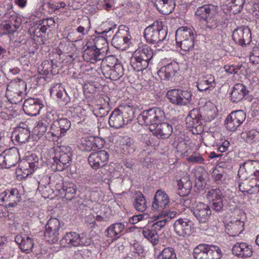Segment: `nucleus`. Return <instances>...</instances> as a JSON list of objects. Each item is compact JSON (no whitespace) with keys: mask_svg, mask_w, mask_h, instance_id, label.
Here are the masks:
<instances>
[{"mask_svg":"<svg viewBox=\"0 0 259 259\" xmlns=\"http://www.w3.org/2000/svg\"><path fill=\"white\" fill-rule=\"evenodd\" d=\"M219 11V7L217 5L208 4L198 7L195 14L198 19L206 23V26L210 29L215 28L217 20L216 15Z\"/></svg>","mask_w":259,"mask_h":259,"instance_id":"1","label":"nucleus"},{"mask_svg":"<svg viewBox=\"0 0 259 259\" xmlns=\"http://www.w3.org/2000/svg\"><path fill=\"white\" fill-rule=\"evenodd\" d=\"M167 30L163 27L162 22L155 21L144 30V36L147 42L159 46L166 41Z\"/></svg>","mask_w":259,"mask_h":259,"instance_id":"2","label":"nucleus"},{"mask_svg":"<svg viewBox=\"0 0 259 259\" xmlns=\"http://www.w3.org/2000/svg\"><path fill=\"white\" fill-rule=\"evenodd\" d=\"M153 56V53L151 49L147 46H144L134 53L131 59V64L136 71H142L148 66L149 61Z\"/></svg>","mask_w":259,"mask_h":259,"instance_id":"3","label":"nucleus"},{"mask_svg":"<svg viewBox=\"0 0 259 259\" xmlns=\"http://www.w3.org/2000/svg\"><path fill=\"white\" fill-rule=\"evenodd\" d=\"M117 59L114 56H109L103 60L101 69L106 78L117 80L124 74L123 68L120 63H117Z\"/></svg>","mask_w":259,"mask_h":259,"instance_id":"4","label":"nucleus"},{"mask_svg":"<svg viewBox=\"0 0 259 259\" xmlns=\"http://www.w3.org/2000/svg\"><path fill=\"white\" fill-rule=\"evenodd\" d=\"M26 83L22 80H13L7 85V98L12 104L20 103L25 95Z\"/></svg>","mask_w":259,"mask_h":259,"instance_id":"5","label":"nucleus"},{"mask_svg":"<svg viewBox=\"0 0 259 259\" xmlns=\"http://www.w3.org/2000/svg\"><path fill=\"white\" fill-rule=\"evenodd\" d=\"M72 150L71 147L60 146L56 150L55 155L52 164L53 168L61 171L70 165L72 162Z\"/></svg>","mask_w":259,"mask_h":259,"instance_id":"6","label":"nucleus"},{"mask_svg":"<svg viewBox=\"0 0 259 259\" xmlns=\"http://www.w3.org/2000/svg\"><path fill=\"white\" fill-rule=\"evenodd\" d=\"M71 127L70 121L66 118L56 119L51 124L50 131L46 134V137L49 141H57L59 138L64 136Z\"/></svg>","mask_w":259,"mask_h":259,"instance_id":"7","label":"nucleus"},{"mask_svg":"<svg viewBox=\"0 0 259 259\" xmlns=\"http://www.w3.org/2000/svg\"><path fill=\"white\" fill-rule=\"evenodd\" d=\"M194 31L187 27L179 28L176 33V41L177 45L181 50L187 52L191 50L194 45Z\"/></svg>","mask_w":259,"mask_h":259,"instance_id":"8","label":"nucleus"},{"mask_svg":"<svg viewBox=\"0 0 259 259\" xmlns=\"http://www.w3.org/2000/svg\"><path fill=\"white\" fill-rule=\"evenodd\" d=\"M195 259H221L223 253L217 246L207 244H200L193 250Z\"/></svg>","mask_w":259,"mask_h":259,"instance_id":"9","label":"nucleus"},{"mask_svg":"<svg viewBox=\"0 0 259 259\" xmlns=\"http://www.w3.org/2000/svg\"><path fill=\"white\" fill-rule=\"evenodd\" d=\"M165 118L163 111L159 108L154 107L149 110L143 111L138 117V120L141 124H145L150 126L155 125L159 122L162 121Z\"/></svg>","mask_w":259,"mask_h":259,"instance_id":"10","label":"nucleus"},{"mask_svg":"<svg viewBox=\"0 0 259 259\" xmlns=\"http://www.w3.org/2000/svg\"><path fill=\"white\" fill-rule=\"evenodd\" d=\"M63 246L69 245L70 246L78 247L88 246L91 243V240L85 235L79 234L75 232H67L60 241Z\"/></svg>","mask_w":259,"mask_h":259,"instance_id":"11","label":"nucleus"},{"mask_svg":"<svg viewBox=\"0 0 259 259\" xmlns=\"http://www.w3.org/2000/svg\"><path fill=\"white\" fill-rule=\"evenodd\" d=\"M192 94L190 91L172 89L167 91L166 96L170 102L176 105H186L191 101Z\"/></svg>","mask_w":259,"mask_h":259,"instance_id":"12","label":"nucleus"},{"mask_svg":"<svg viewBox=\"0 0 259 259\" xmlns=\"http://www.w3.org/2000/svg\"><path fill=\"white\" fill-rule=\"evenodd\" d=\"M238 176L245 179L251 177L259 181V162L256 161L247 160L240 165Z\"/></svg>","mask_w":259,"mask_h":259,"instance_id":"13","label":"nucleus"},{"mask_svg":"<svg viewBox=\"0 0 259 259\" xmlns=\"http://www.w3.org/2000/svg\"><path fill=\"white\" fill-rule=\"evenodd\" d=\"M20 159L18 150L12 148L5 150L0 154V165L9 168L16 165Z\"/></svg>","mask_w":259,"mask_h":259,"instance_id":"14","label":"nucleus"},{"mask_svg":"<svg viewBox=\"0 0 259 259\" xmlns=\"http://www.w3.org/2000/svg\"><path fill=\"white\" fill-rule=\"evenodd\" d=\"M246 118V113L241 110H236L227 116L225 124L227 129L233 132L242 123Z\"/></svg>","mask_w":259,"mask_h":259,"instance_id":"15","label":"nucleus"},{"mask_svg":"<svg viewBox=\"0 0 259 259\" xmlns=\"http://www.w3.org/2000/svg\"><path fill=\"white\" fill-rule=\"evenodd\" d=\"M206 196L212 209L217 212L223 210L224 207L223 195L219 188H212L209 190L207 192Z\"/></svg>","mask_w":259,"mask_h":259,"instance_id":"16","label":"nucleus"},{"mask_svg":"<svg viewBox=\"0 0 259 259\" xmlns=\"http://www.w3.org/2000/svg\"><path fill=\"white\" fill-rule=\"evenodd\" d=\"M169 199L167 194L161 190L156 192L152 204V209L160 214L169 206Z\"/></svg>","mask_w":259,"mask_h":259,"instance_id":"17","label":"nucleus"},{"mask_svg":"<svg viewBox=\"0 0 259 259\" xmlns=\"http://www.w3.org/2000/svg\"><path fill=\"white\" fill-rule=\"evenodd\" d=\"M233 39L238 45L245 46L250 44L251 34L248 27L241 26L236 28L233 32Z\"/></svg>","mask_w":259,"mask_h":259,"instance_id":"18","label":"nucleus"},{"mask_svg":"<svg viewBox=\"0 0 259 259\" xmlns=\"http://www.w3.org/2000/svg\"><path fill=\"white\" fill-rule=\"evenodd\" d=\"M109 159V154L105 150H100L92 153L88 157V161L91 166L97 169L105 165Z\"/></svg>","mask_w":259,"mask_h":259,"instance_id":"19","label":"nucleus"},{"mask_svg":"<svg viewBox=\"0 0 259 259\" xmlns=\"http://www.w3.org/2000/svg\"><path fill=\"white\" fill-rule=\"evenodd\" d=\"M44 107L42 100L38 98H29L26 99L23 105L25 113L30 116H36L39 113Z\"/></svg>","mask_w":259,"mask_h":259,"instance_id":"20","label":"nucleus"},{"mask_svg":"<svg viewBox=\"0 0 259 259\" xmlns=\"http://www.w3.org/2000/svg\"><path fill=\"white\" fill-rule=\"evenodd\" d=\"M192 211L197 220L201 223L207 222L211 214L210 207L207 204L200 202L196 204Z\"/></svg>","mask_w":259,"mask_h":259,"instance_id":"21","label":"nucleus"},{"mask_svg":"<svg viewBox=\"0 0 259 259\" xmlns=\"http://www.w3.org/2000/svg\"><path fill=\"white\" fill-rule=\"evenodd\" d=\"M150 131L153 135L159 138L167 139L172 133V128L171 124L166 122H159L155 125L150 126Z\"/></svg>","mask_w":259,"mask_h":259,"instance_id":"22","label":"nucleus"},{"mask_svg":"<svg viewBox=\"0 0 259 259\" xmlns=\"http://www.w3.org/2000/svg\"><path fill=\"white\" fill-rule=\"evenodd\" d=\"M157 74L161 80L175 81L176 77L179 74L178 65L176 64L169 63L161 67Z\"/></svg>","mask_w":259,"mask_h":259,"instance_id":"23","label":"nucleus"},{"mask_svg":"<svg viewBox=\"0 0 259 259\" xmlns=\"http://www.w3.org/2000/svg\"><path fill=\"white\" fill-rule=\"evenodd\" d=\"M193 224L187 219L180 218L176 220L174 224V230L180 236H189L191 233Z\"/></svg>","mask_w":259,"mask_h":259,"instance_id":"24","label":"nucleus"},{"mask_svg":"<svg viewBox=\"0 0 259 259\" xmlns=\"http://www.w3.org/2000/svg\"><path fill=\"white\" fill-rule=\"evenodd\" d=\"M15 241L23 252L27 254L32 251L34 246V241L32 238L21 233L16 236Z\"/></svg>","mask_w":259,"mask_h":259,"instance_id":"25","label":"nucleus"},{"mask_svg":"<svg viewBox=\"0 0 259 259\" xmlns=\"http://www.w3.org/2000/svg\"><path fill=\"white\" fill-rule=\"evenodd\" d=\"M216 85L215 77L207 74L202 76L198 80L197 87L199 92L212 90Z\"/></svg>","mask_w":259,"mask_h":259,"instance_id":"26","label":"nucleus"},{"mask_svg":"<svg viewBox=\"0 0 259 259\" xmlns=\"http://www.w3.org/2000/svg\"><path fill=\"white\" fill-rule=\"evenodd\" d=\"M232 252L234 255L241 258L250 257L253 253L251 246L245 242L236 243L233 245Z\"/></svg>","mask_w":259,"mask_h":259,"instance_id":"27","label":"nucleus"},{"mask_svg":"<svg viewBox=\"0 0 259 259\" xmlns=\"http://www.w3.org/2000/svg\"><path fill=\"white\" fill-rule=\"evenodd\" d=\"M86 47L82 55L85 61L94 63L103 59V56L101 55L100 51L95 49L93 46H90L89 43L86 45Z\"/></svg>","mask_w":259,"mask_h":259,"instance_id":"28","label":"nucleus"},{"mask_svg":"<svg viewBox=\"0 0 259 259\" xmlns=\"http://www.w3.org/2000/svg\"><path fill=\"white\" fill-rule=\"evenodd\" d=\"M249 94L247 88L242 83H236L232 88L230 100L232 102L241 101Z\"/></svg>","mask_w":259,"mask_h":259,"instance_id":"29","label":"nucleus"},{"mask_svg":"<svg viewBox=\"0 0 259 259\" xmlns=\"http://www.w3.org/2000/svg\"><path fill=\"white\" fill-rule=\"evenodd\" d=\"M128 120H125L123 113L118 109H115L110 115L108 122L111 127L119 128L128 123Z\"/></svg>","mask_w":259,"mask_h":259,"instance_id":"30","label":"nucleus"},{"mask_svg":"<svg viewBox=\"0 0 259 259\" xmlns=\"http://www.w3.org/2000/svg\"><path fill=\"white\" fill-rule=\"evenodd\" d=\"M57 67L53 60H45L38 67L37 70L40 74L46 75L50 73L54 75L58 73V70H56Z\"/></svg>","mask_w":259,"mask_h":259,"instance_id":"31","label":"nucleus"},{"mask_svg":"<svg viewBox=\"0 0 259 259\" xmlns=\"http://www.w3.org/2000/svg\"><path fill=\"white\" fill-rule=\"evenodd\" d=\"M155 6L157 9L163 15L169 14L175 8L173 0H157Z\"/></svg>","mask_w":259,"mask_h":259,"instance_id":"32","label":"nucleus"},{"mask_svg":"<svg viewBox=\"0 0 259 259\" xmlns=\"http://www.w3.org/2000/svg\"><path fill=\"white\" fill-rule=\"evenodd\" d=\"M26 127H18L13 133V135L15 136V140L20 144H24L27 142L30 136V131Z\"/></svg>","mask_w":259,"mask_h":259,"instance_id":"33","label":"nucleus"},{"mask_svg":"<svg viewBox=\"0 0 259 259\" xmlns=\"http://www.w3.org/2000/svg\"><path fill=\"white\" fill-rule=\"evenodd\" d=\"M244 223L239 220L230 222L226 227L227 233L231 236H238L243 230Z\"/></svg>","mask_w":259,"mask_h":259,"instance_id":"34","label":"nucleus"},{"mask_svg":"<svg viewBox=\"0 0 259 259\" xmlns=\"http://www.w3.org/2000/svg\"><path fill=\"white\" fill-rule=\"evenodd\" d=\"M178 194L181 196L189 194L192 188V183L188 178L177 180Z\"/></svg>","mask_w":259,"mask_h":259,"instance_id":"35","label":"nucleus"},{"mask_svg":"<svg viewBox=\"0 0 259 259\" xmlns=\"http://www.w3.org/2000/svg\"><path fill=\"white\" fill-rule=\"evenodd\" d=\"M60 191V195H64L65 198L68 200H71L75 196L77 191L76 186L73 183H68L63 186Z\"/></svg>","mask_w":259,"mask_h":259,"instance_id":"36","label":"nucleus"},{"mask_svg":"<svg viewBox=\"0 0 259 259\" xmlns=\"http://www.w3.org/2000/svg\"><path fill=\"white\" fill-rule=\"evenodd\" d=\"M125 225L121 223H117L111 225L105 230L106 236L110 238L115 237L120 234L124 229Z\"/></svg>","mask_w":259,"mask_h":259,"instance_id":"37","label":"nucleus"},{"mask_svg":"<svg viewBox=\"0 0 259 259\" xmlns=\"http://www.w3.org/2000/svg\"><path fill=\"white\" fill-rule=\"evenodd\" d=\"M80 148L88 152L96 150L100 148L97 144L96 140L93 137L83 139L80 144Z\"/></svg>","mask_w":259,"mask_h":259,"instance_id":"38","label":"nucleus"},{"mask_svg":"<svg viewBox=\"0 0 259 259\" xmlns=\"http://www.w3.org/2000/svg\"><path fill=\"white\" fill-rule=\"evenodd\" d=\"M130 39L119 31L116 32L112 39V45L117 49H120L127 43Z\"/></svg>","mask_w":259,"mask_h":259,"instance_id":"39","label":"nucleus"},{"mask_svg":"<svg viewBox=\"0 0 259 259\" xmlns=\"http://www.w3.org/2000/svg\"><path fill=\"white\" fill-rule=\"evenodd\" d=\"M142 234L144 237L150 241L153 245H155L158 243L159 236L157 232L154 231L151 228H144Z\"/></svg>","mask_w":259,"mask_h":259,"instance_id":"40","label":"nucleus"},{"mask_svg":"<svg viewBox=\"0 0 259 259\" xmlns=\"http://www.w3.org/2000/svg\"><path fill=\"white\" fill-rule=\"evenodd\" d=\"M8 243L6 237L0 236V258H8L10 257L11 248Z\"/></svg>","mask_w":259,"mask_h":259,"instance_id":"41","label":"nucleus"},{"mask_svg":"<svg viewBox=\"0 0 259 259\" xmlns=\"http://www.w3.org/2000/svg\"><path fill=\"white\" fill-rule=\"evenodd\" d=\"M135 209L139 211L143 212L147 208L146 201L144 195L141 193H137L133 203Z\"/></svg>","mask_w":259,"mask_h":259,"instance_id":"42","label":"nucleus"},{"mask_svg":"<svg viewBox=\"0 0 259 259\" xmlns=\"http://www.w3.org/2000/svg\"><path fill=\"white\" fill-rule=\"evenodd\" d=\"M7 199H8V203L6 205L9 207H13L17 204V203L20 201L21 195L19 191L17 189H10V192L8 193Z\"/></svg>","mask_w":259,"mask_h":259,"instance_id":"43","label":"nucleus"},{"mask_svg":"<svg viewBox=\"0 0 259 259\" xmlns=\"http://www.w3.org/2000/svg\"><path fill=\"white\" fill-rule=\"evenodd\" d=\"M244 3L245 0H232L227 4V9L234 14H237L242 10Z\"/></svg>","mask_w":259,"mask_h":259,"instance_id":"44","label":"nucleus"},{"mask_svg":"<svg viewBox=\"0 0 259 259\" xmlns=\"http://www.w3.org/2000/svg\"><path fill=\"white\" fill-rule=\"evenodd\" d=\"M157 259H177V257L174 249L168 247L159 252Z\"/></svg>","mask_w":259,"mask_h":259,"instance_id":"45","label":"nucleus"},{"mask_svg":"<svg viewBox=\"0 0 259 259\" xmlns=\"http://www.w3.org/2000/svg\"><path fill=\"white\" fill-rule=\"evenodd\" d=\"M213 180L218 184H220L223 183L226 180V176L222 168L220 167H215L211 173Z\"/></svg>","mask_w":259,"mask_h":259,"instance_id":"46","label":"nucleus"},{"mask_svg":"<svg viewBox=\"0 0 259 259\" xmlns=\"http://www.w3.org/2000/svg\"><path fill=\"white\" fill-rule=\"evenodd\" d=\"M61 228V224L59 220L56 218H51L46 225V230H51V231L59 233Z\"/></svg>","mask_w":259,"mask_h":259,"instance_id":"47","label":"nucleus"},{"mask_svg":"<svg viewBox=\"0 0 259 259\" xmlns=\"http://www.w3.org/2000/svg\"><path fill=\"white\" fill-rule=\"evenodd\" d=\"M204 110L209 120L214 119L218 115V110L212 103L206 104L204 107Z\"/></svg>","mask_w":259,"mask_h":259,"instance_id":"48","label":"nucleus"},{"mask_svg":"<svg viewBox=\"0 0 259 259\" xmlns=\"http://www.w3.org/2000/svg\"><path fill=\"white\" fill-rule=\"evenodd\" d=\"M242 135L248 142L252 143L259 141V132L254 130L245 131L242 133Z\"/></svg>","mask_w":259,"mask_h":259,"instance_id":"49","label":"nucleus"},{"mask_svg":"<svg viewBox=\"0 0 259 259\" xmlns=\"http://www.w3.org/2000/svg\"><path fill=\"white\" fill-rule=\"evenodd\" d=\"M180 197H181L179 202L180 204L187 208H192L193 209V207H195L197 203L195 198L189 196L188 194Z\"/></svg>","mask_w":259,"mask_h":259,"instance_id":"50","label":"nucleus"},{"mask_svg":"<svg viewBox=\"0 0 259 259\" xmlns=\"http://www.w3.org/2000/svg\"><path fill=\"white\" fill-rule=\"evenodd\" d=\"M47 27L45 25H36L32 28V33L33 34V39L34 40H37L36 39L38 38H42L44 35L47 31Z\"/></svg>","mask_w":259,"mask_h":259,"instance_id":"51","label":"nucleus"},{"mask_svg":"<svg viewBox=\"0 0 259 259\" xmlns=\"http://www.w3.org/2000/svg\"><path fill=\"white\" fill-rule=\"evenodd\" d=\"M59 233L51 231V230H46L44 232V238L50 243H55L58 241Z\"/></svg>","mask_w":259,"mask_h":259,"instance_id":"52","label":"nucleus"},{"mask_svg":"<svg viewBox=\"0 0 259 259\" xmlns=\"http://www.w3.org/2000/svg\"><path fill=\"white\" fill-rule=\"evenodd\" d=\"M29 161H25L22 162V165H24L26 168H24V170H26V172H23L26 175L33 173L36 170L38 166V164L35 162H31L30 158L28 159Z\"/></svg>","mask_w":259,"mask_h":259,"instance_id":"53","label":"nucleus"},{"mask_svg":"<svg viewBox=\"0 0 259 259\" xmlns=\"http://www.w3.org/2000/svg\"><path fill=\"white\" fill-rule=\"evenodd\" d=\"M57 117V115L54 111L47 112L40 121L48 126L50 124L53 123L54 121L56 120Z\"/></svg>","mask_w":259,"mask_h":259,"instance_id":"54","label":"nucleus"},{"mask_svg":"<svg viewBox=\"0 0 259 259\" xmlns=\"http://www.w3.org/2000/svg\"><path fill=\"white\" fill-rule=\"evenodd\" d=\"M109 112V108L108 106L102 107L97 106L93 111L94 115L98 117H103L107 116Z\"/></svg>","mask_w":259,"mask_h":259,"instance_id":"55","label":"nucleus"},{"mask_svg":"<svg viewBox=\"0 0 259 259\" xmlns=\"http://www.w3.org/2000/svg\"><path fill=\"white\" fill-rule=\"evenodd\" d=\"M38 189L39 191L42 193V195L45 198H52L53 194L54 191L51 188V187L49 185L47 186H39Z\"/></svg>","mask_w":259,"mask_h":259,"instance_id":"56","label":"nucleus"},{"mask_svg":"<svg viewBox=\"0 0 259 259\" xmlns=\"http://www.w3.org/2000/svg\"><path fill=\"white\" fill-rule=\"evenodd\" d=\"M157 219L160 220L154 223L151 227L152 229L156 232L158 230H160L162 228L164 227L167 222V219L163 218V217L161 215L160 217L158 215L157 217Z\"/></svg>","mask_w":259,"mask_h":259,"instance_id":"57","label":"nucleus"},{"mask_svg":"<svg viewBox=\"0 0 259 259\" xmlns=\"http://www.w3.org/2000/svg\"><path fill=\"white\" fill-rule=\"evenodd\" d=\"M107 45V40L103 36L98 37L95 38L94 45L93 46L95 49L99 51L104 48H105Z\"/></svg>","mask_w":259,"mask_h":259,"instance_id":"58","label":"nucleus"},{"mask_svg":"<svg viewBox=\"0 0 259 259\" xmlns=\"http://www.w3.org/2000/svg\"><path fill=\"white\" fill-rule=\"evenodd\" d=\"M48 126L39 121L34 128V133L38 137H41L46 133Z\"/></svg>","mask_w":259,"mask_h":259,"instance_id":"59","label":"nucleus"},{"mask_svg":"<svg viewBox=\"0 0 259 259\" xmlns=\"http://www.w3.org/2000/svg\"><path fill=\"white\" fill-rule=\"evenodd\" d=\"M190 118L192 119L193 126H198L201 124V120L199 118V112L197 110H192L190 112Z\"/></svg>","mask_w":259,"mask_h":259,"instance_id":"60","label":"nucleus"},{"mask_svg":"<svg viewBox=\"0 0 259 259\" xmlns=\"http://www.w3.org/2000/svg\"><path fill=\"white\" fill-rule=\"evenodd\" d=\"M122 142L123 145L126 146L128 148L133 151L135 150V145L133 139L128 137H124L123 138Z\"/></svg>","mask_w":259,"mask_h":259,"instance_id":"61","label":"nucleus"},{"mask_svg":"<svg viewBox=\"0 0 259 259\" xmlns=\"http://www.w3.org/2000/svg\"><path fill=\"white\" fill-rule=\"evenodd\" d=\"M8 17H9L10 22L13 25L15 29L17 30L21 25V19L18 18L15 15H12Z\"/></svg>","mask_w":259,"mask_h":259,"instance_id":"62","label":"nucleus"},{"mask_svg":"<svg viewBox=\"0 0 259 259\" xmlns=\"http://www.w3.org/2000/svg\"><path fill=\"white\" fill-rule=\"evenodd\" d=\"M188 160L189 162L196 163H202L204 160L203 158L200 156H196L193 155L189 157Z\"/></svg>","mask_w":259,"mask_h":259,"instance_id":"63","label":"nucleus"},{"mask_svg":"<svg viewBox=\"0 0 259 259\" xmlns=\"http://www.w3.org/2000/svg\"><path fill=\"white\" fill-rule=\"evenodd\" d=\"M230 145V143L228 141H225L220 145H218V151L223 153L226 151Z\"/></svg>","mask_w":259,"mask_h":259,"instance_id":"64","label":"nucleus"}]
</instances>
